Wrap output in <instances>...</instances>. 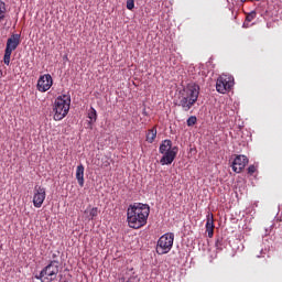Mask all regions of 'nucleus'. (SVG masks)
Wrapping results in <instances>:
<instances>
[{"label": "nucleus", "instance_id": "nucleus-1", "mask_svg": "<svg viewBox=\"0 0 282 282\" xmlns=\"http://www.w3.org/2000/svg\"><path fill=\"white\" fill-rule=\"evenodd\" d=\"M150 213L151 207L147 204L134 203L133 205H130L127 210V221L129 228L140 230V228H143V226H147Z\"/></svg>", "mask_w": 282, "mask_h": 282}, {"label": "nucleus", "instance_id": "nucleus-2", "mask_svg": "<svg viewBox=\"0 0 282 282\" xmlns=\"http://www.w3.org/2000/svg\"><path fill=\"white\" fill-rule=\"evenodd\" d=\"M197 98H199V85L189 84L181 95L178 107H182L183 111H191Z\"/></svg>", "mask_w": 282, "mask_h": 282}, {"label": "nucleus", "instance_id": "nucleus-3", "mask_svg": "<svg viewBox=\"0 0 282 282\" xmlns=\"http://www.w3.org/2000/svg\"><path fill=\"white\" fill-rule=\"evenodd\" d=\"M72 106V96L61 95L55 99L53 105L54 120H63L69 113V107Z\"/></svg>", "mask_w": 282, "mask_h": 282}, {"label": "nucleus", "instance_id": "nucleus-4", "mask_svg": "<svg viewBox=\"0 0 282 282\" xmlns=\"http://www.w3.org/2000/svg\"><path fill=\"white\" fill-rule=\"evenodd\" d=\"M59 265L61 262L57 260L51 261L41 272L39 275H35V279H37L41 282H52L56 281V278L58 276L59 272Z\"/></svg>", "mask_w": 282, "mask_h": 282}, {"label": "nucleus", "instance_id": "nucleus-5", "mask_svg": "<svg viewBox=\"0 0 282 282\" xmlns=\"http://www.w3.org/2000/svg\"><path fill=\"white\" fill-rule=\"evenodd\" d=\"M173 241H175V234L173 232L161 236L156 245L158 254H169L173 248Z\"/></svg>", "mask_w": 282, "mask_h": 282}, {"label": "nucleus", "instance_id": "nucleus-6", "mask_svg": "<svg viewBox=\"0 0 282 282\" xmlns=\"http://www.w3.org/2000/svg\"><path fill=\"white\" fill-rule=\"evenodd\" d=\"M21 45V34H12L8 40H7V45L4 50V56H3V63L4 65H10V58L12 56V53L17 47Z\"/></svg>", "mask_w": 282, "mask_h": 282}, {"label": "nucleus", "instance_id": "nucleus-7", "mask_svg": "<svg viewBox=\"0 0 282 282\" xmlns=\"http://www.w3.org/2000/svg\"><path fill=\"white\" fill-rule=\"evenodd\" d=\"M235 87V77L231 75L223 74L217 78L216 90L218 94H228Z\"/></svg>", "mask_w": 282, "mask_h": 282}, {"label": "nucleus", "instance_id": "nucleus-8", "mask_svg": "<svg viewBox=\"0 0 282 282\" xmlns=\"http://www.w3.org/2000/svg\"><path fill=\"white\" fill-rule=\"evenodd\" d=\"M47 196L45 192V187L35 185L33 191V206L34 208H41L43 206V202H45V197Z\"/></svg>", "mask_w": 282, "mask_h": 282}, {"label": "nucleus", "instance_id": "nucleus-9", "mask_svg": "<svg viewBox=\"0 0 282 282\" xmlns=\"http://www.w3.org/2000/svg\"><path fill=\"white\" fill-rule=\"evenodd\" d=\"M52 85H54L52 75L50 74L42 75L37 80V90H40L42 94L45 91H50V89L52 88Z\"/></svg>", "mask_w": 282, "mask_h": 282}, {"label": "nucleus", "instance_id": "nucleus-10", "mask_svg": "<svg viewBox=\"0 0 282 282\" xmlns=\"http://www.w3.org/2000/svg\"><path fill=\"white\" fill-rule=\"evenodd\" d=\"M180 151V149L177 147H173L172 150H170L169 152H164L160 160V164H162V166L169 165V164H173V162L175 161V158H177V152Z\"/></svg>", "mask_w": 282, "mask_h": 282}, {"label": "nucleus", "instance_id": "nucleus-11", "mask_svg": "<svg viewBox=\"0 0 282 282\" xmlns=\"http://www.w3.org/2000/svg\"><path fill=\"white\" fill-rule=\"evenodd\" d=\"M248 164V156L246 155H237L232 162V171L234 173H241L246 165Z\"/></svg>", "mask_w": 282, "mask_h": 282}, {"label": "nucleus", "instance_id": "nucleus-12", "mask_svg": "<svg viewBox=\"0 0 282 282\" xmlns=\"http://www.w3.org/2000/svg\"><path fill=\"white\" fill-rule=\"evenodd\" d=\"M206 232L208 234L209 239H213V236L215 235V218L213 214L207 215Z\"/></svg>", "mask_w": 282, "mask_h": 282}, {"label": "nucleus", "instance_id": "nucleus-13", "mask_svg": "<svg viewBox=\"0 0 282 282\" xmlns=\"http://www.w3.org/2000/svg\"><path fill=\"white\" fill-rule=\"evenodd\" d=\"M76 180L79 186H85V166L83 164H79L76 169Z\"/></svg>", "mask_w": 282, "mask_h": 282}, {"label": "nucleus", "instance_id": "nucleus-14", "mask_svg": "<svg viewBox=\"0 0 282 282\" xmlns=\"http://www.w3.org/2000/svg\"><path fill=\"white\" fill-rule=\"evenodd\" d=\"M169 151H173V141L166 139L160 144L159 153L163 154L167 153Z\"/></svg>", "mask_w": 282, "mask_h": 282}, {"label": "nucleus", "instance_id": "nucleus-15", "mask_svg": "<svg viewBox=\"0 0 282 282\" xmlns=\"http://www.w3.org/2000/svg\"><path fill=\"white\" fill-rule=\"evenodd\" d=\"M257 19V11H251L246 15V20L243 22V28H250V23Z\"/></svg>", "mask_w": 282, "mask_h": 282}, {"label": "nucleus", "instance_id": "nucleus-16", "mask_svg": "<svg viewBox=\"0 0 282 282\" xmlns=\"http://www.w3.org/2000/svg\"><path fill=\"white\" fill-rule=\"evenodd\" d=\"M155 138H158V129L152 128L148 131L147 142H149L150 144H153V142L155 141Z\"/></svg>", "mask_w": 282, "mask_h": 282}, {"label": "nucleus", "instance_id": "nucleus-17", "mask_svg": "<svg viewBox=\"0 0 282 282\" xmlns=\"http://www.w3.org/2000/svg\"><path fill=\"white\" fill-rule=\"evenodd\" d=\"M6 14H8L6 2L0 0V23H3V21H6Z\"/></svg>", "mask_w": 282, "mask_h": 282}, {"label": "nucleus", "instance_id": "nucleus-18", "mask_svg": "<svg viewBox=\"0 0 282 282\" xmlns=\"http://www.w3.org/2000/svg\"><path fill=\"white\" fill-rule=\"evenodd\" d=\"M88 118H89V124H94V122H96V120H98V113L96 112V110L94 109V107H91L88 111Z\"/></svg>", "mask_w": 282, "mask_h": 282}, {"label": "nucleus", "instance_id": "nucleus-19", "mask_svg": "<svg viewBox=\"0 0 282 282\" xmlns=\"http://www.w3.org/2000/svg\"><path fill=\"white\" fill-rule=\"evenodd\" d=\"M98 207H93L89 212V219L94 220L96 217H98Z\"/></svg>", "mask_w": 282, "mask_h": 282}, {"label": "nucleus", "instance_id": "nucleus-20", "mask_svg": "<svg viewBox=\"0 0 282 282\" xmlns=\"http://www.w3.org/2000/svg\"><path fill=\"white\" fill-rule=\"evenodd\" d=\"M194 124H197V117L192 116L187 119V127H194Z\"/></svg>", "mask_w": 282, "mask_h": 282}, {"label": "nucleus", "instance_id": "nucleus-21", "mask_svg": "<svg viewBox=\"0 0 282 282\" xmlns=\"http://www.w3.org/2000/svg\"><path fill=\"white\" fill-rule=\"evenodd\" d=\"M135 8V0H127V9L133 10Z\"/></svg>", "mask_w": 282, "mask_h": 282}, {"label": "nucleus", "instance_id": "nucleus-22", "mask_svg": "<svg viewBox=\"0 0 282 282\" xmlns=\"http://www.w3.org/2000/svg\"><path fill=\"white\" fill-rule=\"evenodd\" d=\"M248 173H249V175H254V173H257V166L250 165L248 167Z\"/></svg>", "mask_w": 282, "mask_h": 282}, {"label": "nucleus", "instance_id": "nucleus-23", "mask_svg": "<svg viewBox=\"0 0 282 282\" xmlns=\"http://www.w3.org/2000/svg\"><path fill=\"white\" fill-rule=\"evenodd\" d=\"M109 162L108 161H105L102 164H101V169H107V166H109Z\"/></svg>", "mask_w": 282, "mask_h": 282}, {"label": "nucleus", "instance_id": "nucleus-24", "mask_svg": "<svg viewBox=\"0 0 282 282\" xmlns=\"http://www.w3.org/2000/svg\"><path fill=\"white\" fill-rule=\"evenodd\" d=\"M247 0H241L242 3H246Z\"/></svg>", "mask_w": 282, "mask_h": 282}, {"label": "nucleus", "instance_id": "nucleus-25", "mask_svg": "<svg viewBox=\"0 0 282 282\" xmlns=\"http://www.w3.org/2000/svg\"><path fill=\"white\" fill-rule=\"evenodd\" d=\"M53 259H56V254H53Z\"/></svg>", "mask_w": 282, "mask_h": 282}, {"label": "nucleus", "instance_id": "nucleus-26", "mask_svg": "<svg viewBox=\"0 0 282 282\" xmlns=\"http://www.w3.org/2000/svg\"><path fill=\"white\" fill-rule=\"evenodd\" d=\"M256 1H260V0H256Z\"/></svg>", "mask_w": 282, "mask_h": 282}]
</instances>
